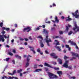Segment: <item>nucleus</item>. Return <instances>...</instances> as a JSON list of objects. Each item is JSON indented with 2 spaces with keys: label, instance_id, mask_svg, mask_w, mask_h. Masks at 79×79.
<instances>
[{
  "label": "nucleus",
  "instance_id": "60",
  "mask_svg": "<svg viewBox=\"0 0 79 79\" xmlns=\"http://www.w3.org/2000/svg\"><path fill=\"white\" fill-rule=\"evenodd\" d=\"M52 6H56V4H55V3H53Z\"/></svg>",
  "mask_w": 79,
  "mask_h": 79
},
{
  "label": "nucleus",
  "instance_id": "14",
  "mask_svg": "<svg viewBox=\"0 0 79 79\" xmlns=\"http://www.w3.org/2000/svg\"><path fill=\"white\" fill-rule=\"evenodd\" d=\"M57 61H58L60 64H62L63 62L62 61V60H61V59L59 58L57 59Z\"/></svg>",
  "mask_w": 79,
  "mask_h": 79
},
{
  "label": "nucleus",
  "instance_id": "52",
  "mask_svg": "<svg viewBox=\"0 0 79 79\" xmlns=\"http://www.w3.org/2000/svg\"><path fill=\"white\" fill-rule=\"evenodd\" d=\"M38 66L39 67H43L44 66V65H43L41 64L40 65H38Z\"/></svg>",
  "mask_w": 79,
  "mask_h": 79
},
{
  "label": "nucleus",
  "instance_id": "38",
  "mask_svg": "<svg viewBox=\"0 0 79 79\" xmlns=\"http://www.w3.org/2000/svg\"><path fill=\"white\" fill-rule=\"evenodd\" d=\"M29 63L28 62H27L26 64V67H27V66H29Z\"/></svg>",
  "mask_w": 79,
  "mask_h": 79
},
{
  "label": "nucleus",
  "instance_id": "56",
  "mask_svg": "<svg viewBox=\"0 0 79 79\" xmlns=\"http://www.w3.org/2000/svg\"><path fill=\"white\" fill-rule=\"evenodd\" d=\"M2 30H6V28L5 27H2Z\"/></svg>",
  "mask_w": 79,
  "mask_h": 79
},
{
  "label": "nucleus",
  "instance_id": "7",
  "mask_svg": "<svg viewBox=\"0 0 79 79\" xmlns=\"http://www.w3.org/2000/svg\"><path fill=\"white\" fill-rule=\"evenodd\" d=\"M55 19V21H54L53 20H51V21H52L54 23H55L56 22L57 23H59V20L58 19V17L56 16Z\"/></svg>",
  "mask_w": 79,
  "mask_h": 79
},
{
  "label": "nucleus",
  "instance_id": "29",
  "mask_svg": "<svg viewBox=\"0 0 79 79\" xmlns=\"http://www.w3.org/2000/svg\"><path fill=\"white\" fill-rule=\"evenodd\" d=\"M38 38H40L41 39V40H43V38H42V36H40L38 37Z\"/></svg>",
  "mask_w": 79,
  "mask_h": 79
},
{
  "label": "nucleus",
  "instance_id": "35",
  "mask_svg": "<svg viewBox=\"0 0 79 79\" xmlns=\"http://www.w3.org/2000/svg\"><path fill=\"white\" fill-rule=\"evenodd\" d=\"M12 52L14 53H16V49H14L12 50Z\"/></svg>",
  "mask_w": 79,
  "mask_h": 79
},
{
  "label": "nucleus",
  "instance_id": "30",
  "mask_svg": "<svg viewBox=\"0 0 79 79\" xmlns=\"http://www.w3.org/2000/svg\"><path fill=\"white\" fill-rule=\"evenodd\" d=\"M27 62H29V61L30 60V59L29 58V57H27Z\"/></svg>",
  "mask_w": 79,
  "mask_h": 79
},
{
  "label": "nucleus",
  "instance_id": "23",
  "mask_svg": "<svg viewBox=\"0 0 79 79\" xmlns=\"http://www.w3.org/2000/svg\"><path fill=\"white\" fill-rule=\"evenodd\" d=\"M77 31H78L79 32V28H77V30H75V31H74V32H73V34H75V33H76L77 32Z\"/></svg>",
  "mask_w": 79,
  "mask_h": 79
},
{
  "label": "nucleus",
  "instance_id": "15",
  "mask_svg": "<svg viewBox=\"0 0 79 79\" xmlns=\"http://www.w3.org/2000/svg\"><path fill=\"white\" fill-rule=\"evenodd\" d=\"M55 47L56 48L57 50H58V51L60 52L61 51V47L60 46H55Z\"/></svg>",
  "mask_w": 79,
  "mask_h": 79
},
{
  "label": "nucleus",
  "instance_id": "11",
  "mask_svg": "<svg viewBox=\"0 0 79 79\" xmlns=\"http://www.w3.org/2000/svg\"><path fill=\"white\" fill-rule=\"evenodd\" d=\"M46 42L48 45V46H50V44H49V42H51L52 40H51L50 39H49V40H45Z\"/></svg>",
  "mask_w": 79,
  "mask_h": 79
},
{
  "label": "nucleus",
  "instance_id": "34",
  "mask_svg": "<svg viewBox=\"0 0 79 79\" xmlns=\"http://www.w3.org/2000/svg\"><path fill=\"white\" fill-rule=\"evenodd\" d=\"M8 54L9 55H10L11 56H13V54L11 53V52H8Z\"/></svg>",
  "mask_w": 79,
  "mask_h": 79
},
{
  "label": "nucleus",
  "instance_id": "28",
  "mask_svg": "<svg viewBox=\"0 0 79 79\" xmlns=\"http://www.w3.org/2000/svg\"><path fill=\"white\" fill-rule=\"evenodd\" d=\"M68 58H69V57H67L66 56H64V58L65 60H67Z\"/></svg>",
  "mask_w": 79,
  "mask_h": 79
},
{
  "label": "nucleus",
  "instance_id": "64",
  "mask_svg": "<svg viewBox=\"0 0 79 79\" xmlns=\"http://www.w3.org/2000/svg\"><path fill=\"white\" fill-rule=\"evenodd\" d=\"M42 27L43 28H45V25H42Z\"/></svg>",
  "mask_w": 79,
  "mask_h": 79
},
{
  "label": "nucleus",
  "instance_id": "37",
  "mask_svg": "<svg viewBox=\"0 0 79 79\" xmlns=\"http://www.w3.org/2000/svg\"><path fill=\"white\" fill-rule=\"evenodd\" d=\"M19 39H20V40H21V41H23V40H24V39L22 38L21 37H19Z\"/></svg>",
  "mask_w": 79,
  "mask_h": 79
},
{
  "label": "nucleus",
  "instance_id": "63",
  "mask_svg": "<svg viewBox=\"0 0 79 79\" xmlns=\"http://www.w3.org/2000/svg\"><path fill=\"white\" fill-rule=\"evenodd\" d=\"M68 50L69 51H71V48L70 47H69L68 48Z\"/></svg>",
  "mask_w": 79,
  "mask_h": 79
},
{
  "label": "nucleus",
  "instance_id": "13",
  "mask_svg": "<svg viewBox=\"0 0 79 79\" xmlns=\"http://www.w3.org/2000/svg\"><path fill=\"white\" fill-rule=\"evenodd\" d=\"M71 53L72 54L73 56H75L76 57H79V55L78 54L73 52H71Z\"/></svg>",
  "mask_w": 79,
  "mask_h": 79
},
{
  "label": "nucleus",
  "instance_id": "45",
  "mask_svg": "<svg viewBox=\"0 0 79 79\" xmlns=\"http://www.w3.org/2000/svg\"><path fill=\"white\" fill-rule=\"evenodd\" d=\"M73 59H74L75 60L76 59V57H72L71 59H70V60L71 61H72V60H73Z\"/></svg>",
  "mask_w": 79,
  "mask_h": 79
},
{
  "label": "nucleus",
  "instance_id": "47",
  "mask_svg": "<svg viewBox=\"0 0 79 79\" xmlns=\"http://www.w3.org/2000/svg\"><path fill=\"white\" fill-rule=\"evenodd\" d=\"M65 47H66V48H69V45L66 44L65 45Z\"/></svg>",
  "mask_w": 79,
  "mask_h": 79
},
{
  "label": "nucleus",
  "instance_id": "6",
  "mask_svg": "<svg viewBox=\"0 0 79 79\" xmlns=\"http://www.w3.org/2000/svg\"><path fill=\"white\" fill-rule=\"evenodd\" d=\"M51 56H53V58L55 59H57L58 58V56H56V54L54 53H52L50 54Z\"/></svg>",
  "mask_w": 79,
  "mask_h": 79
},
{
  "label": "nucleus",
  "instance_id": "61",
  "mask_svg": "<svg viewBox=\"0 0 79 79\" xmlns=\"http://www.w3.org/2000/svg\"><path fill=\"white\" fill-rule=\"evenodd\" d=\"M48 35H47L46 36V40H48Z\"/></svg>",
  "mask_w": 79,
  "mask_h": 79
},
{
  "label": "nucleus",
  "instance_id": "27",
  "mask_svg": "<svg viewBox=\"0 0 79 79\" xmlns=\"http://www.w3.org/2000/svg\"><path fill=\"white\" fill-rule=\"evenodd\" d=\"M37 68V65L36 64H35L34 65V68L35 69H36V68Z\"/></svg>",
  "mask_w": 79,
  "mask_h": 79
},
{
  "label": "nucleus",
  "instance_id": "31",
  "mask_svg": "<svg viewBox=\"0 0 79 79\" xmlns=\"http://www.w3.org/2000/svg\"><path fill=\"white\" fill-rule=\"evenodd\" d=\"M68 68H69V69H70L71 70V69H72V66H68Z\"/></svg>",
  "mask_w": 79,
  "mask_h": 79
},
{
  "label": "nucleus",
  "instance_id": "55",
  "mask_svg": "<svg viewBox=\"0 0 79 79\" xmlns=\"http://www.w3.org/2000/svg\"><path fill=\"white\" fill-rule=\"evenodd\" d=\"M78 11H79V10H77L75 12V14H77V13H78Z\"/></svg>",
  "mask_w": 79,
  "mask_h": 79
},
{
  "label": "nucleus",
  "instance_id": "9",
  "mask_svg": "<svg viewBox=\"0 0 79 79\" xmlns=\"http://www.w3.org/2000/svg\"><path fill=\"white\" fill-rule=\"evenodd\" d=\"M29 48L31 49L30 50V51H32V52H33L34 54H35V52L34 50V47H32L31 46H29Z\"/></svg>",
  "mask_w": 79,
  "mask_h": 79
},
{
  "label": "nucleus",
  "instance_id": "48",
  "mask_svg": "<svg viewBox=\"0 0 79 79\" xmlns=\"http://www.w3.org/2000/svg\"><path fill=\"white\" fill-rule=\"evenodd\" d=\"M55 29V28L54 27L53 28H51V30L52 31H54Z\"/></svg>",
  "mask_w": 79,
  "mask_h": 79
},
{
  "label": "nucleus",
  "instance_id": "18",
  "mask_svg": "<svg viewBox=\"0 0 79 79\" xmlns=\"http://www.w3.org/2000/svg\"><path fill=\"white\" fill-rule=\"evenodd\" d=\"M40 44L41 47H43L44 46V44H43V42L42 40H40Z\"/></svg>",
  "mask_w": 79,
  "mask_h": 79
},
{
  "label": "nucleus",
  "instance_id": "41",
  "mask_svg": "<svg viewBox=\"0 0 79 79\" xmlns=\"http://www.w3.org/2000/svg\"><path fill=\"white\" fill-rule=\"evenodd\" d=\"M6 30L7 31H10V28H6Z\"/></svg>",
  "mask_w": 79,
  "mask_h": 79
},
{
  "label": "nucleus",
  "instance_id": "57",
  "mask_svg": "<svg viewBox=\"0 0 79 79\" xmlns=\"http://www.w3.org/2000/svg\"><path fill=\"white\" fill-rule=\"evenodd\" d=\"M61 18L62 19H64V18H65V17H64L63 16H62L61 17Z\"/></svg>",
  "mask_w": 79,
  "mask_h": 79
},
{
  "label": "nucleus",
  "instance_id": "44",
  "mask_svg": "<svg viewBox=\"0 0 79 79\" xmlns=\"http://www.w3.org/2000/svg\"><path fill=\"white\" fill-rule=\"evenodd\" d=\"M37 52L39 53H40V49L39 48L37 49Z\"/></svg>",
  "mask_w": 79,
  "mask_h": 79
},
{
  "label": "nucleus",
  "instance_id": "46",
  "mask_svg": "<svg viewBox=\"0 0 79 79\" xmlns=\"http://www.w3.org/2000/svg\"><path fill=\"white\" fill-rule=\"evenodd\" d=\"M12 62L14 64H15V60H12Z\"/></svg>",
  "mask_w": 79,
  "mask_h": 79
},
{
  "label": "nucleus",
  "instance_id": "8",
  "mask_svg": "<svg viewBox=\"0 0 79 79\" xmlns=\"http://www.w3.org/2000/svg\"><path fill=\"white\" fill-rule=\"evenodd\" d=\"M74 26L75 27H73V31H75L76 30V29H78L79 28V27H78L77 26V24H76V23H75L74 24Z\"/></svg>",
  "mask_w": 79,
  "mask_h": 79
},
{
  "label": "nucleus",
  "instance_id": "32",
  "mask_svg": "<svg viewBox=\"0 0 79 79\" xmlns=\"http://www.w3.org/2000/svg\"><path fill=\"white\" fill-rule=\"evenodd\" d=\"M16 70H15L14 71H13L12 74L13 75H14V74H16Z\"/></svg>",
  "mask_w": 79,
  "mask_h": 79
},
{
  "label": "nucleus",
  "instance_id": "43",
  "mask_svg": "<svg viewBox=\"0 0 79 79\" xmlns=\"http://www.w3.org/2000/svg\"><path fill=\"white\" fill-rule=\"evenodd\" d=\"M59 37L58 36H55L53 37V39H57V38H58Z\"/></svg>",
  "mask_w": 79,
  "mask_h": 79
},
{
  "label": "nucleus",
  "instance_id": "26",
  "mask_svg": "<svg viewBox=\"0 0 79 79\" xmlns=\"http://www.w3.org/2000/svg\"><path fill=\"white\" fill-rule=\"evenodd\" d=\"M22 71H23V69H20V70H17V73H21V72H22Z\"/></svg>",
  "mask_w": 79,
  "mask_h": 79
},
{
  "label": "nucleus",
  "instance_id": "4",
  "mask_svg": "<svg viewBox=\"0 0 79 79\" xmlns=\"http://www.w3.org/2000/svg\"><path fill=\"white\" fill-rule=\"evenodd\" d=\"M31 28L29 27H27L26 28H25L23 29V32H25L26 31H27V32H29V31H31Z\"/></svg>",
  "mask_w": 79,
  "mask_h": 79
},
{
  "label": "nucleus",
  "instance_id": "20",
  "mask_svg": "<svg viewBox=\"0 0 79 79\" xmlns=\"http://www.w3.org/2000/svg\"><path fill=\"white\" fill-rule=\"evenodd\" d=\"M15 57H16V58H19V59L20 60H21V57L19 56V55H15Z\"/></svg>",
  "mask_w": 79,
  "mask_h": 79
},
{
  "label": "nucleus",
  "instance_id": "62",
  "mask_svg": "<svg viewBox=\"0 0 79 79\" xmlns=\"http://www.w3.org/2000/svg\"><path fill=\"white\" fill-rule=\"evenodd\" d=\"M71 79H76V77H71Z\"/></svg>",
  "mask_w": 79,
  "mask_h": 79
},
{
  "label": "nucleus",
  "instance_id": "21",
  "mask_svg": "<svg viewBox=\"0 0 79 79\" xmlns=\"http://www.w3.org/2000/svg\"><path fill=\"white\" fill-rule=\"evenodd\" d=\"M68 31H69V28L67 26H66V28L65 31V32L66 33H67L68 32Z\"/></svg>",
  "mask_w": 79,
  "mask_h": 79
},
{
  "label": "nucleus",
  "instance_id": "1",
  "mask_svg": "<svg viewBox=\"0 0 79 79\" xmlns=\"http://www.w3.org/2000/svg\"><path fill=\"white\" fill-rule=\"evenodd\" d=\"M9 37H10V35H8L7 37L6 36V35H0V42L2 41V42H5V39H4V38L5 39H9Z\"/></svg>",
  "mask_w": 79,
  "mask_h": 79
},
{
  "label": "nucleus",
  "instance_id": "40",
  "mask_svg": "<svg viewBox=\"0 0 79 79\" xmlns=\"http://www.w3.org/2000/svg\"><path fill=\"white\" fill-rule=\"evenodd\" d=\"M73 31H71L69 32V35H71V34H73Z\"/></svg>",
  "mask_w": 79,
  "mask_h": 79
},
{
  "label": "nucleus",
  "instance_id": "22",
  "mask_svg": "<svg viewBox=\"0 0 79 79\" xmlns=\"http://www.w3.org/2000/svg\"><path fill=\"white\" fill-rule=\"evenodd\" d=\"M43 32L44 33V34H48V31H46V29H43Z\"/></svg>",
  "mask_w": 79,
  "mask_h": 79
},
{
  "label": "nucleus",
  "instance_id": "24",
  "mask_svg": "<svg viewBox=\"0 0 79 79\" xmlns=\"http://www.w3.org/2000/svg\"><path fill=\"white\" fill-rule=\"evenodd\" d=\"M53 68L55 69V70H56L57 71V70H59V68H56L55 67H53V68Z\"/></svg>",
  "mask_w": 79,
  "mask_h": 79
},
{
  "label": "nucleus",
  "instance_id": "17",
  "mask_svg": "<svg viewBox=\"0 0 79 79\" xmlns=\"http://www.w3.org/2000/svg\"><path fill=\"white\" fill-rule=\"evenodd\" d=\"M57 73L59 74V77H61V75H62V72L61 71H58L57 72Z\"/></svg>",
  "mask_w": 79,
  "mask_h": 79
},
{
  "label": "nucleus",
  "instance_id": "19",
  "mask_svg": "<svg viewBox=\"0 0 79 79\" xmlns=\"http://www.w3.org/2000/svg\"><path fill=\"white\" fill-rule=\"evenodd\" d=\"M72 15L74 16H75L76 18H77L79 16V15H77V14H74V13H72Z\"/></svg>",
  "mask_w": 79,
  "mask_h": 79
},
{
  "label": "nucleus",
  "instance_id": "50",
  "mask_svg": "<svg viewBox=\"0 0 79 79\" xmlns=\"http://www.w3.org/2000/svg\"><path fill=\"white\" fill-rule=\"evenodd\" d=\"M67 75L69 76H68V77H69V78L71 79V77H71V76H70V75H69V74H67Z\"/></svg>",
  "mask_w": 79,
  "mask_h": 79
},
{
  "label": "nucleus",
  "instance_id": "2",
  "mask_svg": "<svg viewBox=\"0 0 79 79\" xmlns=\"http://www.w3.org/2000/svg\"><path fill=\"white\" fill-rule=\"evenodd\" d=\"M48 76H49V77L50 79H57L58 78V76L56 75H55L54 74L52 73H48Z\"/></svg>",
  "mask_w": 79,
  "mask_h": 79
},
{
  "label": "nucleus",
  "instance_id": "3",
  "mask_svg": "<svg viewBox=\"0 0 79 79\" xmlns=\"http://www.w3.org/2000/svg\"><path fill=\"white\" fill-rule=\"evenodd\" d=\"M68 43H70L71 45H74V46H76V48L77 49V50L79 49V48L77 46L76 44L73 41H71V40H69L68 41Z\"/></svg>",
  "mask_w": 79,
  "mask_h": 79
},
{
  "label": "nucleus",
  "instance_id": "33",
  "mask_svg": "<svg viewBox=\"0 0 79 79\" xmlns=\"http://www.w3.org/2000/svg\"><path fill=\"white\" fill-rule=\"evenodd\" d=\"M59 34L60 35H61L63 34V31H59Z\"/></svg>",
  "mask_w": 79,
  "mask_h": 79
},
{
  "label": "nucleus",
  "instance_id": "5",
  "mask_svg": "<svg viewBox=\"0 0 79 79\" xmlns=\"http://www.w3.org/2000/svg\"><path fill=\"white\" fill-rule=\"evenodd\" d=\"M69 62V60H66L65 61V63L63 64V67H64L66 68H68V62Z\"/></svg>",
  "mask_w": 79,
  "mask_h": 79
},
{
  "label": "nucleus",
  "instance_id": "51",
  "mask_svg": "<svg viewBox=\"0 0 79 79\" xmlns=\"http://www.w3.org/2000/svg\"><path fill=\"white\" fill-rule=\"evenodd\" d=\"M52 63L53 64H56V62H52Z\"/></svg>",
  "mask_w": 79,
  "mask_h": 79
},
{
  "label": "nucleus",
  "instance_id": "53",
  "mask_svg": "<svg viewBox=\"0 0 79 79\" xmlns=\"http://www.w3.org/2000/svg\"><path fill=\"white\" fill-rule=\"evenodd\" d=\"M28 39H29L31 40H32V38H31V36H29V37L28 38Z\"/></svg>",
  "mask_w": 79,
  "mask_h": 79
},
{
  "label": "nucleus",
  "instance_id": "54",
  "mask_svg": "<svg viewBox=\"0 0 79 79\" xmlns=\"http://www.w3.org/2000/svg\"><path fill=\"white\" fill-rule=\"evenodd\" d=\"M40 29V28H39V27H38L36 28L35 29V31H36L37 30H39Z\"/></svg>",
  "mask_w": 79,
  "mask_h": 79
},
{
  "label": "nucleus",
  "instance_id": "59",
  "mask_svg": "<svg viewBox=\"0 0 79 79\" xmlns=\"http://www.w3.org/2000/svg\"><path fill=\"white\" fill-rule=\"evenodd\" d=\"M24 40H25V41H28L29 40L27 38H24Z\"/></svg>",
  "mask_w": 79,
  "mask_h": 79
},
{
  "label": "nucleus",
  "instance_id": "49",
  "mask_svg": "<svg viewBox=\"0 0 79 79\" xmlns=\"http://www.w3.org/2000/svg\"><path fill=\"white\" fill-rule=\"evenodd\" d=\"M45 53L46 54H49V52H48V51L47 50L45 51Z\"/></svg>",
  "mask_w": 79,
  "mask_h": 79
},
{
  "label": "nucleus",
  "instance_id": "12",
  "mask_svg": "<svg viewBox=\"0 0 79 79\" xmlns=\"http://www.w3.org/2000/svg\"><path fill=\"white\" fill-rule=\"evenodd\" d=\"M44 66H47V67H49V68H53V67L52 66L50 65L49 64L46 63H44Z\"/></svg>",
  "mask_w": 79,
  "mask_h": 79
},
{
  "label": "nucleus",
  "instance_id": "36",
  "mask_svg": "<svg viewBox=\"0 0 79 79\" xmlns=\"http://www.w3.org/2000/svg\"><path fill=\"white\" fill-rule=\"evenodd\" d=\"M3 23L2 22L0 23V27H2L3 26Z\"/></svg>",
  "mask_w": 79,
  "mask_h": 79
},
{
  "label": "nucleus",
  "instance_id": "39",
  "mask_svg": "<svg viewBox=\"0 0 79 79\" xmlns=\"http://www.w3.org/2000/svg\"><path fill=\"white\" fill-rule=\"evenodd\" d=\"M10 60V58H8L6 59V61H8Z\"/></svg>",
  "mask_w": 79,
  "mask_h": 79
},
{
  "label": "nucleus",
  "instance_id": "25",
  "mask_svg": "<svg viewBox=\"0 0 79 79\" xmlns=\"http://www.w3.org/2000/svg\"><path fill=\"white\" fill-rule=\"evenodd\" d=\"M5 78V79H8V77H6V76H5V75L3 76L2 77V79H4Z\"/></svg>",
  "mask_w": 79,
  "mask_h": 79
},
{
  "label": "nucleus",
  "instance_id": "10",
  "mask_svg": "<svg viewBox=\"0 0 79 79\" xmlns=\"http://www.w3.org/2000/svg\"><path fill=\"white\" fill-rule=\"evenodd\" d=\"M70 16H69V15H68V17L65 18L66 21H71V20H72V19H71V18H70Z\"/></svg>",
  "mask_w": 79,
  "mask_h": 79
},
{
  "label": "nucleus",
  "instance_id": "16",
  "mask_svg": "<svg viewBox=\"0 0 79 79\" xmlns=\"http://www.w3.org/2000/svg\"><path fill=\"white\" fill-rule=\"evenodd\" d=\"M42 70L41 69H37L34 71V73H38L39 72V71H41Z\"/></svg>",
  "mask_w": 79,
  "mask_h": 79
},
{
  "label": "nucleus",
  "instance_id": "42",
  "mask_svg": "<svg viewBox=\"0 0 79 79\" xmlns=\"http://www.w3.org/2000/svg\"><path fill=\"white\" fill-rule=\"evenodd\" d=\"M2 35H4V34L6 33L5 31H3L2 32Z\"/></svg>",
  "mask_w": 79,
  "mask_h": 79
},
{
  "label": "nucleus",
  "instance_id": "58",
  "mask_svg": "<svg viewBox=\"0 0 79 79\" xmlns=\"http://www.w3.org/2000/svg\"><path fill=\"white\" fill-rule=\"evenodd\" d=\"M8 74H9V75H12L13 76V73H11L10 72L8 73Z\"/></svg>",
  "mask_w": 79,
  "mask_h": 79
}]
</instances>
